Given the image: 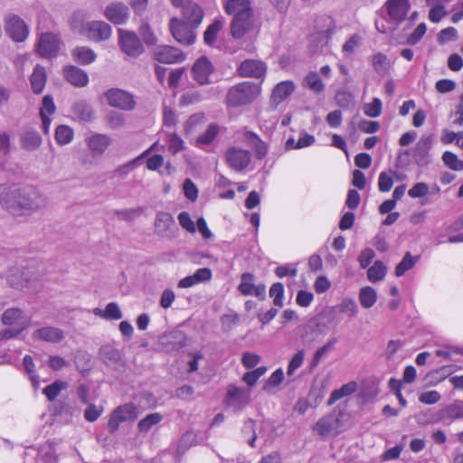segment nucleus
<instances>
[{"label":"nucleus","instance_id":"obj_24","mask_svg":"<svg viewBox=\"0 0 463 463\" xmlns=\"http://www.w3.org/2000/svg\"><path fill=\"white\" fill-rule=\"evenodd\" d=\"M385 5L391 19L397 22L405 19L411 7L409 0H388Z\"/></svg>","mask_w":463,"mask_h":463},{"label":"nucleus","instance_id":"obj_56","mask_svg":"<svg viewBox=\"0 0 463 463\" xmlns=\"http://www.w3.org/2000/svg\"><path fill=\"white\" fill-rule=\"evenodd\" d=\"M28 326V321L20 324V326L6 328L0 332V341L16 337L23 330Z\"/></svg>","mask_w":463,"mask_h":463},{"label":"nucleus","instance_id":"obj_25","mask_svg":"<svg viewBox=\"0 0 463 463\" xmlns=\"http://www.w3.org/2000/svg\"><path fill=\"white\" fill-rule=\"evenodd\" d=\"M32 337L35 340H42L49 343H59L64 338V332L55 326H43L35 330Z\"/></svg>","mask_w":463,"mask_h":463},{"label":"nucleus","instance_id":"obj_23","mask_svg":"<svg viewBox=\"0 0 463 463\" xmlns=\"http://www.w3.org/2000/svg\"><path fill=\"white\" fill-rule=\"evenodd\" d=\"M183 15L187 24L197 28L201 24L204 14L198 4L193 1H187L184 5Z\"/></svg>","mask_w":463,"mask_h":463},{"label":"nucleus","instance_id":"obj_4","mask_svg":"<svg viewBox=\"0 0 463 463\" xmlns=\"http://www.w3.org/2000/svg\"><path fill=\"white\" fill-rule=\"evenodd\" d=\"M272 427L269 422L263 421L260 423L259 432H256L255 421L251 419H248L244 421L241 430V439L243 442H246L250 448L256 447V440L259 438L262 439L264 443L271 442L272 437L266 432L271 430Z\"/></svg>","mask_w":463,"mask_h":463},{"label":"nucleus","instance_id":"obj_50","mask_svg":"<svg viewBox=\"0 0 463 463\" xmlns=\"http://www.w3.org/2000/svg\"><path fill=\"white\" fill-rule=\"evenodd\" d=\"M373 66L377 73L381 75L386 74L390 67L386 55L383 53H376L373 55Z\"/></svg>","mask_w":463,"mask_h":463},{"label":"nucleus","instance_id":"obj_6","mask_svg":"<svg viewBox=\"0 0 463 463\" xmlns=\"http://www.w3.org/2000/svg\"><path fill=\"white\" fill-rule=\"evenodd\" d=\"M226 164L236 172L244 171L251 161V153L238 146L229 147L224 155Z\"/></svg>","mask_w":463,"mask_h":463},{"label":"nucleus","instance_id":"obj_1","mask_svg":"<svg viewBox=\"0 0 463 463\" xmlns=\"http://www.w3.org/2000/svg\"><path fill=\"white\" fill-rule=\"evenodd\" d=\"M48 196L32 185L0 184V204L13 216H29L48 206Z\"/></svg>","mask_w":463,"mask_h":463},{"label":"nucleus","instance_id":"obj_55","mask_svg":"<svg viewBox=\"0 0 463 463\" xmlns=\"http://www.w3.org/2000/svg\"><path fill=\"white\" fill-rule=\"evenodd\" d=\"M339 311L348 314L350 317H355L358 313L356 302L352 298L344 299L339 305Z\"/></svg>","mask_w":463,"mask_h":463},{"label":"nucleus","instance_id":"obj_5","mask_svg":"<svg viewBox=\"0 0 463 463\" xmlns=\"http://www.w3.org/2000/svg\"><path fill=\"white\" fill-rule=\"evenodd\" d=\"M80 33L92 42H104L110 38L111 26L103 21H90L83 24Z\"/></svg>","mask_w":463,"mask_h":463},{"label":"nucleus","instance_id":"obj_64","mask_svg":"<svg viewBox=\"0 0 463 463\" xmlns=\"http://www.w3.org/2000/svg\"><path fill=\"white\" fill-rule=\"evenodd\" d=\"M314 300V295L312 292L301 289L298 292L296 297V303L303 307H307L311 305Z\"/></svg>","mask_w":463,"mask_h":463},{"label":"nucleus","instance_id":"obj_20","mask_svg":"<svg viewBox=\"0 0 463 463\" xmlns=\"http://www.w3.org/2000/svg\"><path fill=\"white\" fill-rule=\"evenodd\" d=\"M86 145L94 156H101L112 144V139L106 134L95 133L85 138Z\"/></svg>","mask_w":463,"mask_h":463},{"label":"nucleus","instance_id":"obj_12","mask_svg":"<svg viewBox=\"0 0 463 463\" xmlns=\"http://www.w3.org/2000/svg\"><path fill=\"white\" fill-rule=\"evenodd\" d=\"M105 97L109 106L122 110H132L136 106L133 96L120 89L109 90Z\"/></svg>","mask_w":463,"mask_h":463},{"label":"nucleus","instance_id":"obj_31","mask_svg":"<svg viewBox=\"0 0 463 463\" xmlns=\"http://www.w3.org/2000/svg\"><path fill=\"white\" fill-rule=\"evenodd\" d=\"M46 79L45 69L40 65H36L30 77L32 90L35 94H40L43 90Z\"/></svg>","mask_w":463,"mask_h":463},{"label":"nucleus","instance_id":"obj_19","mask_svg":"<svg viewBox=\"0 0 463 463\" xmlns=\"http://www.w3.org/2000/svg\"><path fill=\"white\" fill-rule=\"evenodd\" d=\"M213 71L212 62L204 56L199 58L192 68L194 80L201 85L210 82L209 77Z\"/></svg>","mask_w":463,"mask_h":463},{"label":"nucleus","instance_id":"obj_34","mask_svg":"<svg viewBox=\"0 0 463 463\" xmlns=\"http://www.w3.org/2000/svg\"><path fill=\"white\" fill-rule=\"evenodd\" d=\"M358 298L361 306L365 309H369L377 301V292L373 288L366 286L360 289Z\"/></svg>","mask_w":463,"mask_h":463},{"label":"nucleus","instance_id":"obj_44","mask_svg":"<svg viewBox=\"0 0 463 463\" xmlns=\"http://www.w3.org/2000/svg\"><path fill=\"white\" fill-rule=\"evenodd\" d=\"M419 257H412L410 252H407L402 258V261L395 268V275L397 277H401L405 274L406 271L411 269Z\"/></svg>","mask_w":463,"mask_h":463},{"label":"nucleus","instance_id":"obj_62","mask_svg":"<svg viewBox=\"0 0 463 463\" xmlns=\"http://www.w3.org/2000/svg\"><path fill=\"white\" fill-rule=\"evenodd\" d=\"M125 124L124 116L118 112L112 111L108 115V125L112 129H119Z\"/></svg>","mask_w":463,"mask_h":463},{"label":"nucleus","instance_id":"obj_16","mask_svg":"<svg viewBox=\"0 0 463 463\" xmlns=\"http://www.w3.org/2000/svg\"><path fill=\"white\" fill-rule=\"evenodd\" d=\"M104 16L114 24H124L129 18V9L121 2L111 3L105 8Z\"/></svg>","mask_w":463,"mask_h":463},{"label":"nucleus","instance_id":"obj_21","mask_svg":"<svg viewBox=\"0 0 463 463\" xmlns=\"http://www.w3.org/2000/svg\"><path fill=\"white\" fill-rule=\"evenodd\" d=\"M339 420L335 415L328 414L322 417L313 427L321 437L335 436L338 432Z\"/></svg>","mask_w":463,"mask_h":463},{"label":"nucleus","instance_id":"obj_11","mask_svg":"<svg viewBox=\"0 0 463 463\" xmlns=\"http://www.w3.org/2000/svg\"><path fill=\"white\" fill-rule=\"evenodd\" d=\"M250 389L230 385L226 395V404L238 411L250 403Z\"/></svg>","mask_w":463,"mask_h":463},{"label":"nucleus","instance_id":"obj_33","mask_svg":"<svg viewBox=\"0 0 463 463\" xmlns=\"http://www.w3.org/2000/svg\"><path fill=\"white\" fill-rule=\"evenodd\" d=\"M175 223L173 216L166 212H158L155 220V230L157 234H164Z\"/></svg>","mask_w":463,"mask_h":463},{"label":"nucleus","instance_id":"obj_41","mask_svg":"<svg viewBox=\"0 0 463 463\" xmlns=\"http://www.w3.org/2000/svg\"><path fill=\"white\" fill-rule=\"evenodd\" d=\"M73 137L74 131L71 127L66 125H60L56 128L55 140L59 145H68L72 141Z\"/></svg>","mask_w":463,"mask_h":463},{"label":"nucleus","instance_id":"obj_59","mask_svg":"<svg viewBox=\"0 0 463 463\" xmlns=\"http://www.w3.org/2000/svg\"><path fill=\"white\" fill-rule=\"evenodd\" d=\"M429 184L424 182L415 184L409 191L408 194L411 198H420L428 194Z\"/></svg>","mask_w":463,"mask_h":463},{"label":"nucleus","instance_id":"obj_32","mask_svg":"<svg viewBox=\"0 0 463 463\" xmlns=\"http://www.w3.org/2000/svg\"><path fill=\"white\" fill-rule=\"evenodd\" d=\"M71 56L74 61L80 63L81 65L90 64L97 58L95 52L87 46H80L74 48L71 52Z\"/></svg>","mask_w":463,"mask_h":463},{"label":"nucleus","instance_id":"obj_26","mask_svg":"<svg viewBox=\"0 0 463 463\" xmlns=\"http://www.w3.org/2000/svg\"><path fill=\"white\" fill-rule=\"evenodd\" d=\"M63 75L68 82L78 88L85 87L89 83L88 73L76 66L64 67Z\"/></svg>","mask_w":463,"mask_h":463},{"label":"nucleus","instance_id":"obj_63","mask_svg":"<svg viewBox=\"0 0 463 463\" xmlns=\"http://www.w3.org/2000/svg\"><path fill=\"white\" fill-rule=\"evenodd\" d=\"M139 33L143 41L148 45H155L156 43V37L155 36L151 27L147 24L141 25Z\"/></svg>","mask_w":463,"mask_h":463},{"label":"nucleus","instance_id":"obj_48","mask_svg":"<svg viewBox=\"0 0 463 463\" xmlns=\"http://www.w3.org/2000/svg\"><path fill=\"white\" fill-rule=\"evenodd\" d=\"M269 297L273 298L276 307H282L284 305V286L280 282L274 283L269 288Z\"/></svg>","mask_w":463,"mask_h":463},{"label":"nucleus","instance_id":"obj_7","mask_svg":"<svg viewBox=\"0 0 463 463\" xmlns=\"http://www.w3.org/2000/svg\"><path fill=\"white\" fill-rule=\"evenodd\" d=\"M172 36L181 44L191 45L195 42V27L184 23L178 18H172L169 24Z\"/></svg>","mask_w":463,"mask_h":463},{"label":"nucleus","instance_id":"obj_57","mask_svg":"<svg viewBox=\"0 0 463 463\" xmlns=\"http://www.w3.org/2000/svg\"><path fill=\"white\" fill-rule=\"evenodd\" d=\"M168 147L170 152L176 154L184 149V140L175 133L168 136Z\"/></svg>","mask_w":463,"mask_h":463},{"label":"nucleus","instance_id":"obj_60","mask_svg":"<svg viewBox=\"0 0 463 463\" xmlns=\"http://www.w3.org/2000/svg\"><path fill=\"white\" fill-rule=\"evenodd\" d=\"M56 110L53 99L50 95H45L43 99L42 107L40 109V116H51Z\"/></svg>","mask_w":463,"mask_h":463},{"label":"nucleus","instance_id":"obj_53","mask_svg":"<svg viewBox=\"0 0 463 463\" xmlns=\"http://www.w3.org/2000/svg\"><path fill=\"white\" fill-rule=\"evenodd\" d=\"M144 212L143 207H137V208H130V209H124V210H117L116 214L118 217H119L122 220L125 221H133L138 216L141 215V213Z\"/></svg>","mask_w":463,"mask_h":463},{"label":"nucleus","instance_id":"obj_27","mask_svg":"<svg viewBox=\"0 0 463 463\" xmlns=\"http://www.w3.org/2000/svg\"><path fill=\"white\" fill-rule=\"evenodd\" d=\"M73 116L81 122H91L95 118L92 107L85 100H77L72 104Z\"/></svg>","mask_w":463,"mask_h":463},{"label":"nucleus","instance_id":"obj_39","mask_svg":"<svg viewBox=\"0 0 463 463\" xmlns=\"http://www.w3.org/2000/svg\"><path fill=\"white\" fill-rule=\"evenodd\" d=\"M304 85L314 93H321L325 90V84L316 71H311L306 76Z\"/></svg>","mask_w":463,"mask_h":463},{"label":"nucleus","instance_id":"obj_29","mask_svg":"<svg viewBox=\"0 0 463 463\" xmlns=\"http://www.w3.org/2000/svg\"><path fill=\"white\" fill-rule=\"evenodd\" d=\"M294 85L291 81H283L279 83L273 90L270 104L274 108L283 102L294 91Z\"/></svg>","mask_w":463,"mask_h":463},{"label":"nucleus","instance_id":"obj_58","mask_svg":"<svg viewBox=\"0 0 463 463\" xmlns=\"http://www.w3.org/2000/svg\"><path fill=\"white\" fill-rule=\"evenodd\" d=\"M123 315L116 302L109 303L105 307V319L106 320H118L122 318Z\"/></svg>","mask_w":463,"mask_h":463},{"label":"nucleus","instance_id":"obj_9","mask_svg":"<svg viewBox=\"0 0 463 463\" xmlns=\"http://www.w3.org/2000/svg\"><path fill=\"white\" fill-rule=\"evenodd\" d=\"M118 36L119 46L128 56L137 58L144 52V47L136 33L118 29Z\"/></svg>","mask_w":463,"mask_h":463},{"label":"nucleus","instance_id":"obj_52","mask_svg":"<svg viewBox=\"0 0 463 463\" xmlns=\"http://www.w3.org/2000/svg\"><path fill=\"white\" fill-rule=\"evenodd\" d=\"M304 356L305 353L303 350H299L297 354H294V356L289 361L288 369H287V374L288 376H292L296 370H298L304 362Z\"/></svg>","mask_w":463,"mask_h":463},{"label":"nucleus","instance_id":"obj_15","mask_svg":"<svg viewBox=\"0 0 463 463\" xmlns=\"http://www.w3.org/2000/svg\"><path fill=\"white\" fill-rule=\"evenodd\" d=\"M60 40L52 33L41 34L37 43V52L41 57H55L60 49Z\"/></svg>","mask_w":463,"mask_h":463},{"label":"nucleus","instance_id":"obj_35","mask_svg":"<svg viewBox=\"0 0 463 463\" xmlns=\"http://www.w3.org/2000/svg\"><path fill=\"white\" fill-rule=\"evenodd\" d=\"M357 383L355 382H350L344 384L341 388L334 390L327 401L328 405L334 404L338 400L349 396L356 391Z\"/></svg>","mask_w":463,"mask_h":463},{"label":"nucleus","instance_id":"obj_14","mask_svg":"<svg viewBox=\"0 0 463 463\" xmlns=\"http://www.w3.org/2000/svg\"><path fill=\"white\" fill-rule=\"evenodd\" d=\"M239 291L244 296H255L260 300L266 298V287L264 284H254V276L251 273H243L241 277V283L238 286Z\"/></svg>","mask_w":463,"mask_h":463},{"label":"nucleus","instance_id":"obj_61","mask_svg":"<svg viewBox=\"0 0 463 463\" xmlns=\"http://www.w3.org/2000/svg\"><path fill=\"white\" fill-rule=\"evenodd\" d=\"M427 31V26L424 23L420 24L415 30L409 35L407 39V43L409 44L414 45L418 43L421 38L424 36Z\"/></svg>","mask_w":463,"mask_h":463},{"label":"nucleus","instance_id":"obj_46","mask_svg":"<svg viewBox=\"0 0 463 463\" xmlns=\"http://www.w3.org/2000/svg\"><path fill=\"white\" fill-rule=\"evenodd\" d=\"M442 161L444 165L451 170H463V160H459L458 156L450 151H446L443 153Z\"/></svg>","mask_w":463,"mask_h":463},{"label":"nucleus","instance_id":"obj_42","mask_svg":"<svg viewBox=\"0 0 463 463\" xmlns=\"http://www.w3.org/2000/svg\"><path fill=\"white\" fill-rule=\"evenodd\" d=\"M337 343L336 337H331L322 347L318 348L312 359V366L316 367L320 363L321 359L326 356Z\"/></svg>","mask_w":463,"mask_h":463},{"label":"nucleus","instance_id":"obj_17","mask_svg":"<svg viewBox=\"0 0 463 463\" xmlns=\"http://www.w3.org/2000/svg\"><path fill=\"white\" fill-rule=\"evenodd\" d=\"M459 419H463V401H456L453 403L443 407L435 413L431 421H452Z\"/></svg>","mask_w":463,"mask_h":463},{"label":"nucleus","instance_id":"obj_38","mask_svg":"<svg viewBox=\"0 0 463 463\" xmlns=\"http://www.w3.org/2000/svg\"><path fill=\"white\" fill-rule=\"evenodd\" d=\"M387 272L386 266L381 260H377L367 270V278L373 282H378L384 279Z\"/></svg>","mask_w":463,"mask_h":463},{"label":"nucleus","instance_id":"obj_36","mask_svg":"<svg viewBox=\"0 0 463 463\" xmlns=\"http://www.w3.org/2000/svg\"><path fill=\"white\" fill-rule=\"evenodd\" d=\"M28 321L23 317V311L19 308H8L2 315V322L6 326H20V324Z\"/></svg>","mask_w":463,"mask_h":463},{"label":"nucleus","instance_id":"obj_40","mask_svg":"<svg viewBox=\"0 0 463 463\" xmlns=\"http://www.w3.org/2000/svg\"><path fill=\"white\" fill-rule=\"evenodd\" d=\"M153 149V146L143 152L139 156L134 158L133 160L119 165L116 170L115 173L117 175L119 176H125L128 175L132 170H134L139 164L142 158L146 156L150 151Z\"/></svg>","mask_w":463,"mask_h":463},{"label":"nucleus","instance_id":"obj_45","mask_svg":"<svg viewBox=\"0 0 463 463\" xmlns=\"http://www.w3.org/2000/svg\"><path fill=\"white\" fill-rule=\"evenodd\" d=\"M68 384L62 381H55L53 383L47 385L43 389V394L51 402L54 401L62 390L67 388Z\"/></svg>","mask_w":463,"mask_h":463},{"label":"nucleus","instance_id":"obj_51","mask_svg":"<svg viewBox=\"0 0 463 463\" xmlns=\"http://www.w3.org/2000/svg\"><path fill=\"white\" fill-rule=\"evenodd\" d=\"M364 112L366 116L371 118L379 117L382 113V101L378 98H374L372 102L366 103L364 106Z\"/></svg>","mask_w":463,"mask_h":463},{"label":"nucleus","instance_id":"obj_8","mask_svg":"<svg viewBox=\"0 0 463 463\" xmlns=\"http://www.w3.org/2000/svg\"><path fill=\"white\" fill-rule=\"evenodd\" d=\"M138 416L137 409L131 403H126L115 409L108 422V430L110 433L118 430L119 424L125 421L135 420Z\"/></svg>","mask_w":463,"mask_h":463},{"label":"nucleus","instance_id":"obj_3","mask_svg":"<svg viewBox=\"0 0 463 463\" xmlns=\"http://www.w3.org/2000/svg\"><path fill=\"white\" fill-rule=\"evenodd\" d=\"M260 93V88L258 84L245 81L229 90L226 101L232 107L243 106L256 99Z\"/></svg>","mask_w":463,"mask_h":463},{"label":"nucleus","instance_id":"obj_47","mask_svg":"<svg viewBox=\"0 0 463 463\" xmlns=\"http://www.w3.org/2000/svg\"><path fill=\"white\" fill-rule=\"evenodd\" d=\"M162 420L160 413L155 412L146 415L138 422V430L142 432L148 431L154 425L159 423Z\"/></svg>","mask_w":463,"mask_h":463},{"label":"nucleus","instance_id":"obj_13","mask_svg":"<svg viewBox=\"0 0 463 463\" xmlns=\"http://www.w3.org/2000/svg\"><path fill=\"white\" fill-rule=\"evenodd\" d=\"M154 59L165 64L180 63L185 60V54L178 48L170 45H160L153 53Z\"/></svg>","mask_w":463,"mask_h":463},{"label":"nucleus","instance_id":"obj_49","mask_svg":"<svg viewBox=\"0 0 463 463\" xmlns=\"http://www.w3.org/2000/svg\"><path fill=\"white\" fill-rule=\"evenodd\" d=\"M196 443V436L192 431H186L181 438L177 451L179 454H184L192 446Z\"/></svg>","mask_w":463,"mask_h":463},{"label":"nucleus","instance_id":"obj_28","mask_svg":"<svg viewBox=\"0 0 463 463\" xmlns=\"http://www.w3.org/2000/svg\"><path fill=\"white\" fill-rule=\"evenodd\" d=\"M20 143L24 150L34 151L41 146L43 139L36 130L26 129L20 134Z\"/></svg>","mask_w":463,"mask_h":463},{"label":"nucleus","instance_id":"obj_54","mask_svg":"<svg viewBox=\"0 0 463 463\" xmlns=\"http://www.w3.org/2000/svg\"><path fill=\"white\" fill-rule=\"evenodd\" d=\"M393 184V178L392 173L382 172L378 178V188L382 193H386L391 190Z\"/></svg>","mask_w":463,"mask_h":463},{"label":"nucleus","instance_id":"obj_2","mask_svg":"<svg viewBox=\"0 0 463 463\" xmlns=\"http://www.w3.org/2000/svg\"><path fill=\"white\" fill-rule=\"evenodd\" d=\"M224 10L232 16L231 33L233 38L241 39L253 28L255 14L250 0H226Z\"/></svg>","mask_w":463,"mask_h":463},{"label":"nucleus","instance_id":"obj_37","mask_svg":"<svg viewBox=\"0 0 463 463\" xmlns=\"http://www.w3.org/2000/svg\"><path fill=\"white\" fill-rule=\"evenodd\" d=\"M219 133V127L216 124H211L207 129L198 136L196 139L197 146L203 148L204 146H208L213 143Z\"/></svg>","mask_w":463,"mask_h":463},{"label":"nucleus","instance_id":"obj_22","mask_svg":"<svg viewBox=\"0 0 463 463\" xmlns=\"http://www.w3.org/2000/svg\"><path fill=\"white\" fill-rule=\"evenodd\" d=\"M266 70V65L262 61L257 60H246L240 64L238 73L241 77L259 79L264 76Z\"/></svg>","mask_w":463,"mask_h":463},{"label":"nucleus","instance_id":"obj_43","mask_svg":"<svg viewBox=\"0 0 463 463\" xmlns=\"http://www.w3.org/2000/svg\"><path fill=\"white\" fill-rule=\"evenodd\" d=\"M222 27V23L219 20H215L207 27L203 33V41L207 45H213L215 43Z\"/></svg>","mask_w":463,"mask_h":463},{"label":"nucleus","instance_id":"obj_30","mask_svg":"<svg viewBox=\"0 0 463 463\" xmlns=\"http://www.w3.org/2000/svg\"><path fill=\"white\" fill-rule=\"evenodd\" d=\"M27 275L28 270L19 268H11L7 271L6 280L11 287L23 288L30 280Z\"/></svg>","mask_w":463,"mask_h":463},{"label":"nucleus","instance_id":"obj_18","mask_svg":"<svg viewBox=\"0 0 463 463\" xmlns=\"http://www.w3.org/2000/svg\"><path fill=\"white\" fill-rule=\"evenodd\" d=\"M432 146V138L430 136H423L417 142L413 149V159L420 166H425L431 161L430 150Z\"/></svg>","mask_w":463,"mask_h":463},{"label":"nucleus","instance_id":"obj_10","mask_svg":"<svg viewBox=\"0 0 463 463\" xmlns=\"http://www.w3.org/2000/svg\"><path fill=\"white\" fill-rule=\"evenodd\" d=\"M5 32L13 41L24 42L29 34V28L22 18L18 15L10 14L5 19Z\"/></svg>","mask_w":463,"mask_h":463}]
</instances>
